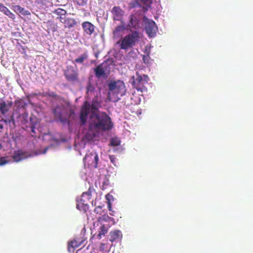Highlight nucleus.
<instances>
[{
	"label": "nucleus",
	"instance_id": "f257e3e1",
	"mask_svg": "<svg viewBox=\"0 0 253 253\" xmlns=\"http://www.w3.org/2000/svg\"><path fill=\"white\" fill-rule=\"evenodd\" d=\"M113 126V124L111 119L106 113L101 112L98 114L92 113L90 114L89 121V130L103 132V131L111 130Z\"/></svg>",
	"mask_w": 253,
	"mask_h": 253
},
{
	"label": "nucleus",
	"instance_id": "f03ea898",
	"mask_svg": "<svg viewBox=\"0 0 253 253\" xmlns=\"http://www.w3.org/2000/svg\"><path fill=\"white\" fill-rule=\"evenodd\" d=\"M108 86V99L110 101L117 102L120 99L121 97L126 94V87L123 81H111Z\"/></svg>",
	"mask_w": 253,
	"mask_h": 253
},
{
	"label": "nucleus",
	"instance_id": "7ed1b4c3",
	"mask_svg": "<svg viewBox=\"0 0 253 253\" xmlns=\"http://www.w3.org/2000/svg\"><path fill=\"white\" fill-rule=\"evenodd\" d=\"M140 39V34L137 31H133L130 33L121 38L117 43L119 45L120 48L123 50H128L135 45Z\"/></svg>",
	"mask_w": 253,
	"mask_h": 253
},
{
	"label": "nucleus",
	"instance_id": "20e7f679",
	"mask_svg": "<svg viewBox=\"0 0 253 253\" xmlns=\"http://www.w3.org/2000/svg\"><path fill=\"white\" fill-rule=\"evenodd\" d=\"M132 79L131 84L133 88L140 92L147 91V88L145 86V84H148L149 80V77L147 75L144 74L142 76L138 72H136L135 77L133 76Z\"/></svg>",
	"mask_w": 253,
	"mask_h": 253
},
{
	"label": "nucleus",
	"instance_id": "39448f33",
	"mask_svg": "<svg viewBox=\"0 0 253 253\" xmlns=\"http://www.w3.org/2000/svg\"><path fill=\"white\" fill-rule=\"evenodd\" d=\"M52 113L55 118H57L60 122H66L68 121V113L66 108L64 105H57L53 111Z\"/></svg>",
	"mask_w": 253,
	"mask_h": 253
},
{
	"label": "nucleus",
	"instance_id": "423d86ee",
	"mask_svg": "<svg viewBox=\"0 0 253 253\" xmlns=\"http://www.w3.org/2000/svg\"><path fill=\"white\" fill-rule=\"evenodd\" d=\"M64 74L69 81H79V74L73 66H67Z\"/></svg>",
	"mask_w": 253,
	"mask_h": 253
},
{
	"label": "nucleus",
	"instance_id": "0eeeda50",
	"mask_svg": "<svg viewBox=\"0 0 253 253\" xmlns=\"http://www.w3.org/2000/svg\"><path fill=\"white\" fill-rule=\"evenodd\" d=\"M98 160L99 157L96 152L87 154L84 158L85 164H87L89 166L94 168L98 167Z\"/></svg>",
	"mask_w": 253,
	"mask_h": 253
},
{
	"label": "nucleus",
	"instance_id": "6e6552de",
	"mask_svg": "<svg viewBox=\"0 0 253 253\" xmlns=\"http://www.w3.org/2000/svg\"><path fill=\"white\" fill-rule=\"evenodd\" d=\"M90 110V104L85 101L82 106L80 111V122L81 124L84 125L86 122L87 116Z\"/></svg>",
	"mask_w": 253,
	"mask_h": 253
},
{
	"label": "nucleus",
	"instance_id": "1a4fd4ad",
	"mask_svg": "<svg viewBox=\"0 0 253 253\" xmlns=\"http://www.w3.org/2000/svg\"><path fill=\"white\" fill-rule=\"evenodd\" d=\"M145 30L149 37H155L157 34L158 27L154 20H148L145 22Z\"/></svg>",
	"mask_w": 253,
	"mask_h": 253
},
{
	"label": "nucleus",
	"instance_id": "9d476101",
	"mask_svg": "<svg viewBox=\"0 0 253 253\" xmlns=\"http://www.w3.org/2000/svg\"><path fill=\"white\" fill-rule=\"evenodd\" d=\"M111 12L112 14L113 20H122L125 14V11L120 6H114L111 9Z\"/></svg>",
	"mask_w": 253,
	"mask_h": 253
},
{
	"label": "nucleus",
	"instance_id": "9b49d317",
	"mask_svg": "<svg viewBox=\"0 0 253 253\" xmlns=\"http://www.w3.org/2000/svg\"><path fill=\"white\" fill-rule=\"evenodd\" d=\"M60 21L64 24L65 28H71L73 27L77 26L78 22L74 18L71 17H58Z\"/></svg>",
	"mask_w": 253,
	"mask_h": 253
},
{
	"label": "nucleus",
	"instance_id": "f8f14e48",
	"mask_svg": "<svg viewBox=\"0 0 253 253\" xmlns=\"http://www.w3.org/2000/svg\"><path fill=\"white\" fill-rule=\"evenodd\" d=\"M83 29L87 35H91L95 31V26L88 21L83 22L82 24Z\"/></svg>",
	"mask_w": 253,
	"mask_h": 253
},
{
	"label": "nucleus",
	"instance_id": "ddd939ff",
	"mask_svg": "<svg viewBox=\"0 0 253 253\" xmlns=\"http://www.w3.org/2000/svg\"><path fill=\"white\" fill-rule=\"evenodd\" d=\"M12 102H8L7 103L4 99L0 98V113L2 115H5L10 110L12 105Z\"/></svg>",
	"mask_w": 253,
	"mask_h": 253
},
{
	"label": "nucleus",
	"instance_id": "4468645a",
	"mask_svg": "<svg viewBox=\"0 0 253 253\" xmlns=\"http://www.w3.org/2000/svg\"><path fill=\"white\" fill-rule=\"evenodd\" d=\"M95 75L96 78H107V75L105 73V69L103 64H101L97 66L94 70Z\"/></svg>",
	"mask_w": 253,
	"mask_h": 253
},
{
	"label": "nucleus",
	"instance_id": "2eb2a0df",
	"mask_svg": "<svg viewBox=\"0 0 253 253\" xmlns=\"http://www.w3.org/2000/svg\"><path fill=\"white\" fill-rule=\"evenodd\" d=\"M27 155L26 154V152L21 150V149L17 151H14L12 156V159L15 162L21 161V160H23V159L27 158Z\"/></svg>",
	"mask_w": 253,
	"mask_h": 253
},
{
	"label": "nucleus",
	"instance_id": "dca6fc26",
	"mask_svg": "<svg viewBox=\"0 0 253 253\" xmlns=\"http://www.w3.org/2000/svg\"><path fill=\"white\" fill-rule=\"evenodd\" d=\"M129 23L128 26L130 28H133L134 29H137L139 28V21L138 19L134 14H130L128 17Z\"/></svg>",
	"mask_w": 253,
	"mask_h": 253
},
{
	"label": "nucleus",
	"instance_id": "f3484780",
	"mask_svg": "<svg viewBox=\"0 0 253 253\" xmlns=\"http://www.w3.org/2000/svg\"><path fill=\"white\" fill-rule=\"evenodd\" d=\"M0 11L3 12L4 14L7 16L10 19H15L16 16L12 12L10 11L6 6L3 4V3L0 2Z\"/></svg>",
	"mask_w": 253,
	"mask_h": 253
},
{
	"label": "nucleus",
	"instance_id": "a211bd4d",
	"mask_svg": "<svg viewBox=\"0 0 253 253\" xmlns=\"http://www.w3.org/2000/svg\"><path fill=\"white\" fill-rule=\"evenodd\" d=\"M126 28L124 25H119L116 26L113 31V34L114 37H119L122 36L123 33L125 30Z\"/></svg>",
	"mask_w": 253,
	"mask_h": 253
},
{
	"label": "nucleus",
	"instance_id": "6ab92c4d",
	"mask_svg": "<svg viewBox=\"0 0 253 253\" xmlns=\"http://www.w3.org/2000/svg\"><path fill=\"white\" fill-rule=\"evenodd\" d=\"M76 208L77 209L83 211L84 212H86L87 211L88 208V205L87 203H86L85 202H84V201L82 200V196H81L80 200L77 203Z\"/></svg>",
	"mask_w": 253,
	"mask_h": 253
},
{
	"label": "nucleus",
	"instance_id": "aec40b11",
	"mask_svg": "<svg viewBox=\"0 0 253 253\" xmlns=\"http://www.w3.org/2000/svg\"><path fill=\"white\" fill-rule=\"evenodd\" d=\"M110 239L111 242L117 240L122 237V234L120 230H114V231H111L110 233Z\"/></svg>",
	"mask_w": 253,
	"mask_h": 253
},
{
	"label": "nucleus",
	"instance_id": "412c9836",
	"mask_svg": "<svg viewBox=\"0 0 253 253\" xmlns=\"http://www.w3.org/2000/svg\"><path fill=\"white\" fill-rule=\"evenodd\" d=\"M82 243V241H79V240H72L71 242L69 243L68 245L69 252H71V249H73V251H74L75 248H78V247L81 246Z\"/></svg>",
	"mask_w": 253,
	"mask_h": 253
},
{
	"label": "nucleus",
	"instance_id": "4be33fe9",
	"mask_svg": "<svg viewBox=\"0 0 253 253\" xmlns=\"http://www.w3.org/2000/svg\"><path fill=\"white\" fill-rule=\"evenodd\" d=\"M88 57L87 51H85L83 54L80 55L79 57L75 59L73 63H84L85 60Z\"/></svg>",
	"mask_w": 253,
	"mask_h": 253
},
{
	"label": "nucleus",
	"instance_id": "5701e85b",
	"mask_svg": "<svg viewBox=\"0 0 253 253\" xmlns=\"http://www.w3.org/2000/svg\"><path fill=\"white\" fill-rule=\"evenodd\" d=\"M95 88L94 85L92 84L90 81H89L87 83L86 86V94L87 96H89V95H91L92 93L95 90Z\"/></svg>",
	"mask_w": 253,
	"mask_h": 253
},
{
	"label": "nucleus",
	"instance_id": "b1692460",
	"mask_svg": "<svg viewBox=\"0 0 253 253\" xmlns=\"http://www.w3.org/2000/svg\"><path fill=\"white\" fill-rule=\"evenodd\" d=\"M109 227V225H106L105 224H103L100 227V230L97 235L99 239H101L102 236H104V235H105L106 233H107Z\"/></svg>",
	"mask_w": 253,
	"mask_h": 253
},
{
	"label": "nucleus",
	"instance_id": "393cba45",
	"mask_svg": "<svg viewBox=\"0 0 253 253\" xmlns=\"http://www.w3.org/2000/svg\"><path fill=\"white\" fill-rule=\"evenodd\" d=\"M82 201H85L86 203L87 201H89L91 198V192L90 190H88L87 192H84L82 193Z\"/></svg>",
	"mask_w": 253,
	"mask_h": 253
},
{
	"label": "nucleus",
	"instance_id": "a878e982",
	"mask_svg": "<svg viewBox=\"0 0 253 253\" xmlns=\"http://www.w3.org/2000/svg\"><path fill=\"white\" fill-rule=\"evenodd\" d=\"M19 118L21 119V123L23 125H25L28 122V113L24 112L19 115Z\"/></svg>",
	"mask_w": 253,
	"mask_h": 253
},
{
	"label": "nucleus",
	"instance_id": "bb28decb",
	"mask_svg": "<svg viewBox=\"0 0 253 253\" xmlns=\"http://www.w3.org/2000/svg\"><path fill=\"white\" fill-rule=\"evenodd\" d=\"M111 220H113L112 218L110 217L108 215H104L102 216H100L98 218V221H99L101 224L104 222V221H109Z\"/></svg>",
	"mask_w": 253,
	"mask_h": 253
},
{
	"label": "nucleus",
	"instance_id": "cd10ccee",
	"mask_svg": "<svg viewBox=\"0 0 253 253\" xmlns=\"http://www.w3.org/2000/svg\"><path fill=\"white\" fill-rule=\"evenodd\" d=\"M110 144L113 146H118L120 145L121 141L118 137H113L110 139Z\"/></svg>",
	"mask_w": 253,
	"mask_h": 253
},
{
	"label": "nucleus",
	"instance_id": "c85d7f7f",
	"mask_svg": "<svg viewBox=\"0 0 253 253\" xmlns=\"http://www.w3.org/2000/svg\"><path fill=\"white\" fill-rule=\"evenodd\" d=\"M142 60L145 64H150L151 62V57L149 55H144L142 56Z\"/></svg>",
	"mask_w": 253,
	"mask_h": 253
},
{
	"label": "nucleus",
	"instance_id": "c756f323",
	"mask_svg": "<svg viewBox=\"0 0 253 253\" xmlns=\"http://www.w3.org/2000/svg\"><path fill=\"white\" fill-rule=\"evenodd\" d=\"M54 12H55L57 15H60V16H63V15L66 14V11L64 10V9L57 8L55 10Z\"/></svg>",
	"mask_w": 253,
	"mask_h": 253
},
{
	"label": "nucleus",
	"instance_id": "7c9ffc66",
	"mask_svg": "<svg viewBox=\"0 0 253 253\" xmlns=\"http://www.w3.org/2000/svg\"><path fill=\"white\" fill-rule=\"evenodd\" d=\"M78 5L84 6L86 4L88 0H74Z\"/></svg>",
	"mask_w": 253,
	"mask_h": 253
},
{
	"label": "nucleus",
	"instance_id": "2f4dec72",
	"mask_svg": "<svg viewBox=\"0 0 253 253\" xmlns=\"http://www.w3.org/2000/svg\"><path fill=\"white\" fill-rule=\"evenodd\" d=\"M12 8L14 10V11L19 12L20 13H21V9H22L21 6L18 5H12Z\"/></svg>",
	"mask_w": 253,
	"mask_h": 253
},
{
	"label": "nucleus",
	"instance_id": "473e14b6",
	"mask_svg": "<svg viewBox=\"0 0 253 253\" xmlns=\"http://www.w3.org/2000/svg\"><path fill=\"white\" fill-rule=\"evenodd\" d=\"M21 14L24 16H28V15L31 14V13L29 11H27V10H25L24 8L21 7Z\"/></svg>",
	"mask_w": 253,
	"mask_h": 253
},
{
	"label": "nucleus",
	"instance_id": "72a5a7b5",
	"mask_svg": "<svg viewBox=\"0 0 253 253\" xmlns=\"http://www.w3.org/2000/svg\"><path fill=\"white\" fill-rule=\"evenodd\" d=\"M102 207L101 206H98L96 207L95 209L94 210V211L96 212V213H102Z\"/></svg>",
	"mask_w": 253,
	"mask_h": 253
},
{
	"label": "nucleus",
	"instance_id": "f704fd0d",
	"mask_svg": "<svg viewBox=\"0 0 253 253\" xmlns=\"http://www.w3.org/2000/svg\"><path fill=\"white\" fill-rule=\"evenodd\" d=\"M8 163V161H6L5 158L4 157H1L0 158V165L2 166V165H4L7 164Z\"/></svg>",
	"mask_w": 253,
	"mask_h": 253
},
{
	"label": "nucleus",
	"instance_id": "c9c22d12",
	"mask_svg": "<svg viewBox=\"0 0 253 253\" xmlns=\"http://www.w3.org/2000/svg\"><path fill=\"white\" fill-rule=\"evenodd\" d=\"M90 110L91 111V113H95L94 111L97 110V108L96 107V105H94V104H91L90 105Z\"/></svg>",
	"mask_w": 253,
	"mask_h": 253
},
{
	"label": "nucleus",
	"instance_id": "e433bc0d",
	"mask_svg": "<svg viewBox=\"0 0 253 253\" xmlns=\"http://www.w3.org/2000/svg\"><path fill=\"white\" fill-rule=\"evenodd\" d=\"M128 55L129 57H135L136 54L135 53V51H134V50H130V51L128 52Z\"/></svg>",
	"mask_w": 253,
	"mask_h": 253
},
{
	"label": "nucleus",
	"instance_id": "4c0bfd02",
	"mask_svg": "<svg viewBox=\"0 0 253 253\" xmlns=\"http://www.w3.org/2000/svg\"><path fill=\"white\" fill-rule=\"evenodd\" d=\"M134 1L139 3V2H141V3H144V4H146V3H149L150 2V0H133Z\"/></svg>",
	"mask_w": 253,
	"mask_h": 253
},
{
	"label": "nucleus",
	"instance_id": "58836bf2",
	"mask_svg": "<svg viewBox=\"0 0 253 253\" xmlns=\"http://www.w3.org/2000/svg\"><path fill=\"white\" fill-rule=\"evenodd\" d=\"M31 131L33 133H35V126H34V125H32L31 126Z\"/></svg>",
	"mask_w": 253,
	"mask_h": 253
},
{
	"label": "nucleus",
	"instance_id": "ea45409f",
	"mask_svg": "<svg viewBox=\"0 0 253 253\" xmlns=\"http://www.w3.org/2000/svg\"><path fill=\"white\" fill-rule=\"evenodd\" d=\"M109 158H110L111 161L112 162V163H114V160L115 159V157L113 156V155H110Z\"/></svg>",
	"mask_w": 253,
	"mask_h": 253
},
{
	"label": "nucleus",
	"instance_id": "a19ab883",
	"mask_svg": "<svg viewBox=\"0 0 253 253\" xmlns=\"http://www.w3.org/2000/svg\"><path fill=\"white\" fill-rule=\"evenodd\" d=\"M108 208L109 210H111L112 206H111V204L110 201H109L108 202Z\"/></svg>",
	"mask_w": 253,
	"mask_h": 253
},
{
	"label": "nucleus",
	"instance_id": "79ce46f5",
	"mask_svg": "<svg viewBox=\"0 0 253 253\" xmlns=\"http://www.w3.org/2000/svg\"><path fill=\"white\" fill-rule=\"evenodd\" d=\"M104 246H105L104 243H101V246H100V249H101V251H103V250H104Z\"/></svg>",
	"mask_w": 253,
	"mask_h": 253
},
{
	"label": "nucleus",
	"instance_id": "37998d69",
	"mask_svg": "<svg viewBox=\"0 0 253 253\" xmlns=\"http://www.w3.org/2000/svg\"><path fill=\"white\" fill-rule=\"evenodd\" d=\"M49 96H51V97H56L57 96V95L55 94V93H50L49 94Z\"/></svg>",
	"mask_w": 253,
	"mask_h": 253
},
{
	"label": "nucleus",
	"instance_id": "c03bdc74",
	"mask_svg": "<svg viewBox=\"0 0 253 253\" xmlns=\"http://www.w3.org/2000/svg\"><path fill=\"white\" fill-rule=\"evenodd\" d=\"M3 129V125L0 124V131Z\"/></svg>",
	"mask_w": 253,
	"mask_h": 253
},
{
	"label": "nucleus",
	"instance_id": "a18cd8bd",
	"mask_svg": "<svg viewBox=\"0 0 253 253\" xmlns=\"http://www.w3.org/2000/svg\"><path fill=\"white\" fill-rule=\"evenodd\" d=\"M11 121H12L13 122H14V120L13 116H11V119H10V120L9 121V122H10Z\"/></svg>",
	"mask_w": 253,
	"mask_h": 253
},
{
	"label": "nucleus",
	"instance_id": "49530a36",
	"mask_svg": "<svg viewBox=\"0 0 253 253\" xmlns=\"http://www.w3.org/2000/svg\"><path fill=\"white\" fill-rule=\"evenodd\" d=\"M2 148H3V145H2V143H0V150L2 149Z\"/></svg>",
	"mask_w": 253,
	"mask_h": 253
},
{
	"label": "nucleus",
	"instance_id": "de8ad7c7",
	"mask_svg": "<svg viewBox=\"0 0 253 253\" xmlns=\"http://www.w3.org/2000/svg\"><path fill=\"white\" fill-rule=\"evenodd\" d=\"M4 122H7V120H4Z\"/></svg>",
	"mask_w": 253,
	"mask_h": 253
}]
</instances>
